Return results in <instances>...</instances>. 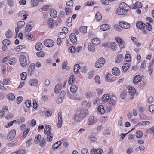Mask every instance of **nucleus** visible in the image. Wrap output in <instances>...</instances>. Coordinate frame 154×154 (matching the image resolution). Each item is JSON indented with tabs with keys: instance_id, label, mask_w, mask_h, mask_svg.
<instances>
[{
	"instance_id": "obj_1",
	"label": "nucleus",
	"mask_w": 154,
	"mask_h": 154,
	"mask_svg": "<svg viewBox=\"0 0 154 154\" xmlns=\"http://www.w3.org/2000/svg\"><path fill=\"white\" fill-rule=\"evenodd\" d=\"M130 7L126 3H122L119 5V7L117 9L116 13L119 15H125L130 10Z\"/></svg>"
},
{
	"instance_id": "obj_2",
	"label": "nucleus",
	"mask_w": 154,
	"mask_h": 154,
	"mask_svg": "<svg viewBox=\"0 0 154 154\" xmlns=\"http://www.w3.org/2000/svg\"><path fill=\"white\" fill-rule=\"evenodd\" d=\"M88 113L87 109L82 110L75 114L73 119L75 122L81 121Z\"/></svg>"
},
{
	"instance_id": "obj_3",
	"label": "nucleus",
	"mask_w": 154,
	"mask_h": 154,
	"mask_svg": "<svg viewBox=\"0 0 154 154\" xmlns=\"http://www.w3.org/2000/svg\"><path fill=\"white\" fill-rule=\"evenodd\" d=\"M19 61L22 67H25L27 64V61L26 57L23 55H21L19 57Z\"/></svg>"
},
{
	"instance_id": "obj_4",
	"label": "nucleus",
	"mask_w": 154,
	"mask_h": 154,
	"mask_svg": "<svg viewBox=\"0 0 154 154\" xmlns=\"http://www.w3.org/2000/svg\"><path fill=\"white\" fill-rule=\"evenodd\" d=\"M105 62L104 59L103 58H99L95 63V66L96 68H100L103 66Z\"/></svg>"
},
{
	"instance_id": "obj_5",
	"label": "nucleus",
	"mask_w": 154,
	"mask_h": 154,
	"mask_svg": "<svg viewBox=\"0 0 154 154\" xmlns=\"http://www.w3.org/2000/svg\"><path fill=\"white\" fill-rule=\"evenodd\" d=\"M16 131L14 129H13L8 133L7 136V139L9 141H11L14 138L16 135Z\"/></svg>"
},
{
	"instance_id": "obj_6",
	"label": "nucleus",
	"mask_w": 154,
	"mask_h": 154,
	"mask_svg": "<svg viewBox=\"0 0 154 154\" xmlns=\"http://www.w3.org/2000/svg\"><path fill=\"white\" fill-rule=\"evenodd\" d=\"M45 46L48 47H52L54 45V41L50 39H48L44 41V42Z\"/></svg>"
},
{
	"instance_id": "obj_7",
	"label": "nucleus",
	"mask_w": 154,
	"mask_h": 154,
	"mask_svg": "<svg viewBox=\"0 0 154 154\" xmlns=\"http://www.w3.org/2000/svg\"><path fill=\"white\" fill-rule=\"evenodd\" d=\"M35 70V65L33 63H31L30 65L28 70V74L32 75L34 73Z\"/></svg>"
},
{
	"instance_id": "obj_8",
	"label": "nucleus",
	"mask_w": 154,
	"mask_h": 154,
	"mask_svg": "<svg viewBox=\"0 0 154 154\" xmlns=\"http://www.w3.org/2000/svg\"><path fill=\"white\" fill-rule=\"evenodd\" d=\"M128 92L129 94L131 96L130 99H133V96L135 94L136 92L135 89L132 87H130L128 89Z\"/></svg>"
},
{
	"instance_id": "obj_9",
	"label": "nucleus",
	"mask_w": 154,
	"mask_h": 154,
	"mask_svg": "<svg viewBox=\"0 0 154 154\" xmlns=\"http://www.w3.org/2000/svg\"><path fill=\"white\" fill-rule=\"evenodd\" d=\"M115 40L118 44L120 48H123L124 47V41L119 37L116 38H115Z\"/></svg>"
},
{
	"instance_id": "obj_10",
	"label": "nucleus",
	"mask_w": 154,
	"mask_h": 154,
	"mask_svg": "<svg viewBox=\"0 0 154 154\" xmlns=\"http://www.w3.org/2000/svg\"><path fill=\"white\" fill-rule=\"evenodd\" d=\"M119 26L121 28L125 29L129 28L130 27V24L127 23L125 21H123L120 24Z\"/></svg>"
},
{
	"instance_id": "obj_11",
	"label": "nucleus",
	"mask_w": 154,
	"mask_h": 154,
	"mask_svg": "<svg viewBox=\"0 0 154 154\" xmlns=\"http://www.w3.org/2000/svg\"><path fill=\"white\" fill-rule=\"evenodd\" d=\"M50 14L51 17L53 18H55L57 15V12L54 8H51L50 12Z\"/></svg>"
},
{
	"instance_id": "obj_12",
	"label": "nucleus",
	"mask_w": 154,
	"mask_h": 154,
	"mask_svg": "<svg viewBox=\"0 0 154 154\" xmlns=\"http://www.w3.org/2000/svg\"><path fill=\"white\" fill-rule=\"evenodd\" d=\"M62 84L59 83H58L56 86L54 92L58 94L61 90L62 88Z\"/></svg>"
},
{
	"instance_id": "obj_13",
	"label": "nucleus",
	"mask_w": 154,
	"mask_h": 154,
	"mask_svg": "<svg viewBox=\"0 0 154 154\" xmlns=\"http://www.w3.org/2000/svg\"><path fill=\"white\" fill-rule=\"evenodd\" d=\"M62 123V113L61 112H58V124L57 126L58 128H60Z\"/></svg>"
},
{
	"instance_id": "obj_14",
	"label": "nucleus",
	"mask_w": 154,
	"mask_h": 154,
	"mask_svg": "<svg viewBox=\"0 0 154 154\" xmlns=\"http://www.w3.org/2000/svg\"><path fill=\"white\" fill-rule=\"evenodd\" d=\"M70 39L72 43H75L77 41L76 37L74 33H71L69 36Z\"/></svg>"
},
{
	"instance_id": "obj_15",
	"label": "nucleus",
	"mask_w": 154,
	"mask_h": 154,
	"mask_svg": "<svg viewBox=\"0 0 154 154\" xmlns=\"http://www.w3.org/2000/svg\"><path fill=\"white\" fill-rule=\"evenodd\" d=\"M112 72L113 75L116 76H118L120 74V71L118 68L115 67L112 69Z\"/></svg>"
},
{
	"instance_id": "obj_16",
	"label": "nucleus",
	"mask_w": 154,
	"mask_h": 154,
	"mask_svg": "<svg viewBox=\"0 0 154 154\" xmlns=\"http://www.w3.org/2000/svg\"><path fill=\"white\" fill-rule=\"evenodd\" d=\"M110 28L109 25L107 24H104L100 26V29L101 30L105 31L108 30Z\"/></svg>"
},
{
	"instance_id": "obj_17",
	"label": "nucleus",
	"mask_w": 154,
	"mask_h": 154,
	"mask_svg": "<svg viewBox=\"0 0 154 154\" xmlns=\"http://www.w3.org/2000/svg\"><path fill=\"white\" fill-rule=\"evenodd\" d=\"M38 82V80L35 78H32L30 79L29 81V83L31 86H35Z\"/></svg>"
},
{
	"instance_id": "obj_18",
	"label": "nucleus",
	"mask_w": 154,
	"mask_h": 154,
	"mask_svg": "<svg viewBox=\"0 0 154 154\" xmlns=\"http://www.w3.org/2000/svg\"><path fill=\"white\" fill-rule=\"evenodd\" d=\"M141 80L142 78L141 76L138 75L134 77L133 79V82L134 84H137L139 82L141 81Z\"/></svg>"
},
{
	"instance_id": "obj_19",
	"label": "nucleus",
	"mask_w": 154,
	"mask_h": 154,
	"mask_svg": "<svg viewBox=\"0 0 154 154\" xmlns=\"http://www.w3.org/2000/svg\"><path fill=\"white\" fill-rule=\"evenodd\" d=\"M54 21L53 19L51 18L48 19L47 24L49 27H52L54 25Z\"/></svg>"
},
{
	"instance_id": "obj_20",
	"label": "nucleus",
	"mask_w": 154,
	"mask_h": 154,
	"mask_svg": "<svg viewBox=\"0 0 154 154\" xmlns=\"http://www.w3.org/2000/svg\"><path fill=\"white\" fill-rule=\"evenodd\" d=\"M132 7V9H135L137 8H142V5L140 2H137L133 5Z\"/></svg>"
},
{
	"instance_id": "obj_21",
	"label": "nucleus",
	"mask_w": 154,
	"mask_h": 154,
	"mask_svg": "<svg viewBox=\"0 0 154 154\" xmlns=\"http://www.w3.org/2000/svg\"><path fill=\"white\" fill-rule=\"evenodd\" d=\"M145 24L143 23L140 21L138 22L136 24V26L138 29H143L145 27Z\"/></svg>"
},
{
	"instance_id": "obj_22",
	"label": "nucleus",
	"mask_w": 154,
	"mask_h": 154,
	"mask_svg": "<svg viewBox=\"0 0 154 154\" xmlns=\"http://www.w3.org/2000/svg\"><path fill=\"white\" fill-rule=\"evenodd\" d=\"M97 111L101 114H103L105 112L104 107L102 105H100L98 106Z\"/></svg>"
},
{
	"instance_id": "obj_23",
	"label": "nucleus",
	"mask_w": 154,
	"mask_h": 154,
	"mask_svg": "<svg viewBox=\"0 0 154 154\" xmlns=\"http://www.w3.org/2000/svg\"><path fill=\"white\" fill-rule=\"evenodd\" d=\"M16 62V60L15 58H9L8 60V63L11 65L15 64Z\"/></svg>"
},
{
	"instance_id": "obj_24",
	"label": "nucleus",
	"mask_w": 154,
	"mask_h": 154,
	"mask_svg": "<svg viewBox=\"0 0 154 154\" xmlns=\"http://www.w3.org/2000/svg\"><path fill=\"white\" fill-rule=\"evenodd\" d=\"M92 43L94 45H97L100 43V40L97 38H95L92 40Z\"/></svg>"
},
{
	"instance_id": "obj_25",
	"label": "nucleus",
	"mask_w": 154,
	"mask_h": 154,
	"mask_svg": "<svg viewBox=\"0 0 154 154\" xmlns=\"http://www.w3.org/2000/svg\"><path fill=\"white\" fill-rule=\"evenodd\" d=\"M88 48L90 51L92 52L94 51L95 49V48L94 45L92 43H89L88 44Z\"/></svg>"
},
{
	"instance_id": "obj_26",
	"label": "nucleus",
	"mask_w": 154,
	"mask_h": 154,
	"mask_svg": "<svg viewBox=\"0 0 154 154\" xmlns=\"http://www.w3.org/2000/svg\"><path fill=\"white\" fill-rule=\"evenodd\" d=\"M61 144V142L60 141H58L54 143L52 146V148L54 149H57Z\"/></svg>"
},
{
	"instance_id": "obj_27",
	"label": "nucleus",
	"mask_w": 154,
	"mask_h": 154,
	"mask_svg": "<svg viewBox=\"0 0 154 154\" xmlns=\"http://www.w3.org/2000/svg\"><path fill=\"white\" fill-rule=\"evenodd\" d=\"M113 51H115L116 49V44L115 42L109 43V47Z\"/></svg>"
},
{
	"instance_id": "obj_28",
	"label": "nucleus",
	"mask_w": 154,
	"mask_h": 154,
	"mask_svg": "<svg viewBox=\"0 0 154 154\" xmlns=\"http://www.w3.org/2000/svg\"><path fill=\"white\" fill-rule=\"evenodd\" d=\"M12 35V32L9 29L6 31L5 33V36L8 38H10Z\"/></svg>"
},
{
	"instance_id": "obj_29",
	"label": "nucleus",
	"mask_w": 154,
	"mask_h": 154,
	"mask_svg": "<svg viewBox=\"0 0 154 154\" xmlns=\"http://www.w3.org/2000/svg\"><path fill=\"white\" fill-rule=\"evenodd\" d=\"M123 55L121 54H118L116 57L117 60H116L115 61L116 63H117L118 62L120 63L121 61L123 59Z\"/></svg>"
},
{
	"instance_id": "obj_30",
	"label": "nucleus",
	"mask_w": 154,
	"mask_h": 154,
	"mask_svg": "<svg viewBox=\"0 0 154 154\" xmlns=\"http://www.w3.org/2000/svg\"><path fill=\"white\" fill-rule=\"evenodd\" d=\"M110 98V96L107 94H104L102 98V100L104 102H106L108 100H109Z\"/></svg>"
},
{
	"instance_id": "obj_31",
	"label": "nucleus",
	"mask_w": 154,
	"mask_h": 154,
	"mask_svg": "<svg viewBox=\"0 0 154 154\" xmlns=\"http://www.w3.org/2000/svg\"><path fill=\"white\" fill-rule=\"evenodd\" d=\"M77 87L75 85H73L71 87L70 90L72 93H75L77 91Z\"/></svg>"
},
{
	"instance_id": "obj_32",
	"label": "nucleus",
	"mask_w": 154,
	"mask_h": 154,
	"mask_svg": "<svg viewBox=\"0 0 154 154\" xmlns=\"http://www.w3.org/2000/svg\"><path fill=\"white\" fill-rule=\"evenodd\" d=\"M87 27L85 26H82L80 27L79 30L82 33H85L87 32Z\"/></svg>"
},
{
	"instance_id": "obj_33",
	"label": "nucleus",
	"mask_w": 154,
	"mask_h": 154,
	"mask_svg": "<svg viewBox=\"0 0 154 154\" xmlns=\"http://www.w3.org/2000/svg\"><path fill=\"white\" fill-rule=\"evenodd\" d=\"M130 65L128 63H124L122 66V69L125 72L127 71L130 67Z\"/></svg>"
},
{
	"instance_id": "obj_34",
	"label": "nucleus",
	"mask_w": 154,
	"mask_h": 154,
	"mask_svg": "<svg viewBox=\"0 0 154 154\" xmlns=\"http://www.w3.org/2000/svg\"><path fill=\"white\" fill-rule=\"evenodd\" d=\"M94 117L93 116H91L88 119V124L89 125H91L94 123L95 122H94Z\"/></svg>"
},
{
	"instance_id": "obj_35",
	"label": "nucleus",
	"mask_w": 154,
	"mask_h": 154,
	"mask_svg": "<svg viewBox=\"0 0 154 154\" xmlns=\"http://www.w3.org/2000/svg\"><path fill=\"white\" fill-rule=\"evenodd\" d=\"M80 68V65L79 64H75L74 66V72L75 73H78V70Z\"/></svg>"
},
{
	"instance_id": "obj_36",
	"label": "nucleus",
	"mask_w": 154,
	"mask_h": 154,
	"mask_svg": "<svg viewBox=\"0 0 154 154\" xmlns=\"http://www.w3.org/2000/svg\"><path fill=\"white\" fill-rule=\"evenodd\" d=\"M36 49L38 51H40L42 50V45L41 43H38L36 45L35 47Z\"/></svg>"
},
{
	"instance_id": "obj_37",
	"label": "nucleus",
	"mask_w": 154,
	"mask_h": 154,
	"mask_svg": "<svg viewBox=\"0 0 154 154\" xmlns=\"http://www.w3.org/2000/svg\"><path fill=\"white\" fill-rule=\"evenodd\" d=\"M53 134H52L47 135L46 140L48 142H51L52 140Z\"/></svg>"
},
{
	"instance_id": "obj_38",
	"label": "nucleus",
	"mask_w": 154,
	"mask_h": 154,
	"mask_svg": "<svg viewBox=\"0 0 154 154\" xmlns=\"http://www.w3.org/2000/svg\"><path fill=\"white\" fill-rule=\"evenodd\" d=\"M127 96V92L125 91H122L121 93L120 96L122 99H124Z\"/></svg>"
},
{
	"instance_id": "obj_39",
	"label": "nucleus",
	"mask_w": 154,
	"mask_h": 154,
	"mask_svg": "<svg viewBox=\"0 0 154 154\" xmlns=\"http://www.w3.org/2000/svg\"><path fill=\"white\" fill-rule=\"evenodd\" d=\"M31 5L33 7L37 6L39 4L37 0H31Z\"/></svg>"
},
{
	"instance_id": "obj_40",
	"label": "nucleus",
	"mask_w": 154,
	"mask_h": 154,
	"mask_svg": "<svg viewBox=\"0 0 154 154\" xmlns=\"http://www.w3.org/2000/svg\"><path fill=\"white\" fill-rule=\"evenodd\" d=\"M142 132L140 130L137 131L136 133V136L138 138H141L142 136Z\"/></svg>"
},
{
	"instance_id": "obj_41",
	"label": "nucleus",
	"mask_w": 154,
	"mask_h": 154,
	"mask_svg": "<svg viewBox=\"0 0 154 154\" xmlns=\"http://www.w3.org/2000/svg\"><path fill=\"white\" fill-rule=\"evenodd\" d=\"M8 99L10 100H13L15 98L14 94L12 93H10L8 95Z\"/></svg>"
},
{
	"instance_id": "obj_42",
	"label": "nucleus",
	"mask_w": 154,
	"mask_h": 154,
	"mask_svg": "<svg viewBox=\"0 0 154 154\" xmlns=\"http://www.w3.org/2000/svg\"><path fill=\"white\" fill-rule=\"evenodd\" d=\"M30 130V128H27V129H25V131H23V138L25 137L27 134L28 133Z\"/></svg>"
},
{
	"instance_id": "obj_43",
	"label": "nucleus",
	"mask_w": 154,
	"mask_h": 154,
	"mask_svg": "<svg viewBox=\"0 0 154 154\" xmlns=\"http://www.w3.org/2000/svg\"><path fill=\"white\" fill-rule=\"evenodd\" d=\"M41 138L40 135H38L35 138V144H38L40 142V140Z\"/></svg>"
},
{
	"instance_id": "obj_44",
	"label": "nucleus",
	"mask_w": 154,
	"mask_h": 154,
	"mask_svg": "<svg viewBox=\"0 0 154 154\" xmlns=\"http://www.w3.org/2000/svg\"><path fill=\"white\" fill-rule=\"evenodd\" d=\"M25 23L23 21H20L17 23V27L19 28L22 27L25 25Z\"/></svg>"
},
{
	"instance_id": "obj_45",
	"label": "nucleus",
	"mask_w": 154,
	"mask_h": 154,
	"mask_svg": "<svg viewBox=\"0 0 154 154\" xmlns=\"http://www.w3.org/2000/svg\"><path fill=\"white\" fill-rule=\"evenodd\" d=\"M88 138L90 139L91 141L93 142H95L97 139L96 137L93 135H91L88 136Z\"/></svg>"
},
{
	"instance_id": "obj_46",
	"label": "nucleus",
	"mask_w": 154,
	"mask_h": 154,
	"mask_svg": "<svg viewBox=\"0 0 154 154\" xmlns=\"http://www.w3.org/2000/svg\"><path fill=\"white\" fill-rule=\"evenodd\" d=\"M131 56L130 54H127L125 56V60L126 61L128 62L131 60Z\"/></svg>"
},
{
	"instance_id": "obj_47",
	"label": "nucleus",
	"mask_w": 154,
	"mask_h": 154,
	"mask_svg": "<svg viewBox=\"0 0 154 154\" xmlns=\"http://www.w3.org/2000/svg\"><path fill=\"white\" fill-rule=\"evenodd\" d=\"M66 24L68 26H70L72 24V19L71 17H69L66 22Z\"/></svg>"
},
{
	"instance_id": "obj_48",
	"label": "nucleus",
	"mask_w": 154,
	"mask_h": 154,
	"mask_svg": "<svg viewBox=\"0 0 154 154\" xmlns=\"http://www.w3.org/2000/svg\"><path fill=\"white\" fill-rule=\"evenodd\" d=\"M149 49L151 51H152L154 50V38L150 43Z\"/></svg>"
},
{
	"instance_id": "obj_49",
	"label": "nucleus",
	"mask_w": 154,
	"mask_h": 154,
	"mask_svg": "<svg viewBox=\"0 0 154 154\" xmlns=\"http://www.w3.org/2000/svg\"><path fill=\"white\" fill-rule=\"evenodd\" d=\"M74 78V76L73 75H72L70 76L68 81V82L69 85H72L73 83V79Z\"/></svg>"
},
{
	"instance_id": "obj_50",
	"label": "nucleus",
	"mask_w": 154,
	"mask_h": 154,
	"mask_svg": "<svg viewBox=\"0 0 154 154\" xmlns=\"http://www.w3.org/2000/svg\"><path fill=\"white\" fill-rule=\"evenodd\" d=\"M95 17L97 20L100 21L102 19V17L100 13L98 12L96 14Z\"/></svg>"
},
{
	"instance_id": "obj_51",
	"label": "nucleus",
	"mask_w": 154,
	"mask_h": 154,
	"mask_svg": "<svg viewBox=\"0 0 154 154\" xmlns=\"http://www.w3.org/2000/svg\"><path fill=\"white\" fill-rule=\"evenodd\" d=\"M2 43L3 45L7 46L9 45L10 44V42L9 40L5 39L3 41Z\"/></svg>"
},
{
	"instance_id": "obj_52",
	"label": "nucleus",
	"mask_w": 154,
	"mask_h": 154,
	"mask_svg": "<svg viewBox=\"0 0 154 154\" xmlns=\"http://www.w3.org/2000/svg\"><path fill=\"white\" fill-rule=\"evenodd\" d=\"M20 76H21V79L22 80H25L26 78L27 75L26 72H23L21 74Z\"/></svg>"
},
{
	"instance_id": "obj_53",
	"label": "nucleus",
	"mask_w": 154,
	"mask_h": 154,
	"mask_svg": "<svg viewBox=\"0 0 154 154\" xmlns=\"http://www.w3.org/2000/svg\"><path fill=\"white\" fill-rule=\"evenodd\" d=\"M103 150L102 149H94V154H101L102 153Z\"/></svg>"
},
{
	"instance_id": "obj_54",
	"label": "nucleus",
	"mask_w": 154,
	"mask_h": 154,
	"mask_svg": "<svg viewBox=\"0 0 154 154\" xmlns=\"http://www.w3.org/2000/svg\"><path fill=\"white\" fill-rule=\"evenodd\" d=\"M25 104L27 107L29 108L31 106V102L29 100H26L25 102Z\"/></svg>"
},
{
	"instance_id": "obj_55",
	"label": "nucleus",
	"mask_w": 154,
	"mask_h": 154,
	"mask_svg": "<svg viewBox=\"0 0 154 154\" xmlns=\"http://www.w3.org/2000/svg\"><path fill=\"white\" fill-rule=\"evenodd\" d=\"M40 142L41 143L40 144V145L42 147H44L46 143L45 142V139L44 138H42Z\"/></svg>"
},
{
	"instance_id": "obj_56",
	"label": "nucleus",
	"mask_w": 154,
	"mask_h": 154,
	"mask_svg": "<svg viewBox=\"0 0 154 154\" xmlns=\"http://www.w3.org/2000/svg\"><path fill=\"white\" fill-rule=\"evenodd\" d=\"M138 111L140 113V114L143 113L144 111V108L143 106H139L138 107Z\"/></svg>"
},
{
	"instance_id": "obj_57",
	"label": "nucleus",
	"mask_w": 154,
	"mask_h": 154,
	"mask_svg": "<svg viewBox=\"0 0 154 154\" xmlns=\"http://www.w3.org/2000/svg\"><path fill=\"white\" fill-rule=\"evenodd\" d=\"M71 9L68 7H66L65 11L66 15H68L71 12Z\"/></svg>"
},
{
	"instance_id": "obj_58",
	"label": "nucleus",
	"mask_w": 154,
	"mask_h": 154,
	"mask_svg": "<svg viewBox=\"0 0 154 154\" xmlns=\"http://www.w3.org/2000/svg\"><path fill=\"white\" fill-rule=\"evenodd\" d=\"M149 110L151 113L154 112V105H150L149 107Z\"/></svg>"
},
{
	"instance_id": "obj_59",
	"label": "nucleus",
	"mask_w": 154,
	"mask_h": 154,
	"mask_svg": "<svg viewBox=\"0 0 154 154\" xmlns=\"http://www.w3.org/2000/svg\"><path fill=\"white\" fill-rule=\"evenodd\" d=\"M154 99L153 97L150 96L148 97L147 99V102L149 104H151L153 103Z\"/></svg>"
},
{
	"instance_id": "obj_60",
	"label": "nucleus",
	"mask_w": 154,
	"mask_h": 154,
	"mask_svg": "<svg viewBox=\"0 0 154 154\" xmlns=\"http://www.w3.org/2000/svg\"><path fill=\"white\" fill-rule=\"evenodd\" d=\"M106 78L109 82H112L113 81L111 74H108L106 75Z\"/></svg>"
},
{
	"instance_id": "obj_61",
	"label": "nucleus",
	"mask_w": 154,
	"mask_h": 154,
	"mask_svg": "<svg viewBox=\"0 0 154 154\" xmlns=\"http://www.w3.org/2000/svg\"><path fill=\"white\" fill-rule=\"evenodd\" d=\"M66 95V92L64 91H62L60 95V98H62V99L64 98L65 95Z\"/></svg>"
},
{
	"instance_id": "obj_62",
	"label": "nucleus",
	"mask_w": 154,
	"mask_h": 154,
	"mask_svg": "<svg viewBox=\"0 0 154 154\" xmlns=\"http://www.w3.org/2000/svg\"><path fill=\"white\" fill-rule=\"evenodd\" d=\"M26 14V12L25 11L23 10L22 11L19 13L18 16L21 17L24 16Z\"/></svg>"
},
{
	"instance_id": "obj_63",
	"label": "nucleus",
	"mask_w": 154,
	"mask_h": 154,
	"mask_svg": "<svg viewBox=\"0 0 154 154\" xmlns=\"http://www.w3.org/2000/svg\"><path fill=\"white\" fill-rule=\"evenodd\" d=\"M69 51H70L71 53L76 51V47L72 46L69 48Z\"/></svg>"
},
{
	"instance_id": "obj_64",
	"label": "nucleus",
	"mask_w": 154,
	"mask_h": 154,
	"mask_svg": "<svg viewBox=\"0 0 154 154\" xmlns=\"http://www.w3.org/2000/svg\"><path fill=\"white\" fill-rule=\"evenodd\" d=\"M81 152L82 154H89L88 149L86 148H83L81 150Z\"/></svg>"
}]
</instances>
